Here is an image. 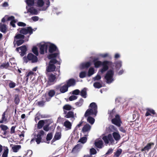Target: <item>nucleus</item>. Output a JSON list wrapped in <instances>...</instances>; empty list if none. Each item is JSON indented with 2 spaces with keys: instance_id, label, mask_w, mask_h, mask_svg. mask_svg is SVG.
I'll return each instance as SVG.
<instances>
[{
  "instance_id": "f257e3e1",
  "label": "nucleus",
  "mask_w": 157,
  "mask_h": 157,
  "mask_svg": "<svg viewBox=\"0 0 157 157\" xmlns=\"http://www.w3.org/2000/svg\"><path fill=\"white\" fill-rule=\"evenodd\" d=\"M98 60V58H96L93 59V62L96 68H98L101 66H102V68L99 71L101 74L107 71L109 69V66H111L113 64L112 62L110 61L105 60L102 62Z\"/></svg>"
},
{
  "instance_id": "f03ea898",
  "label": "nucleus",
  "mask_w": 157,
  "mask_h": 157,
  "mask_svg": "<svg viewBox=\"0 0 157 157\" xmlns=\"http://www.w3.org/2000/svg\"><path fill=\"white\" fill-rule=\"evenodd\" d=\"M48 45L49 52L51 53L48 55V58L49 59L55 58L59 56L60 52L57 46L54 44L49 42H48Z\"/></svg>"
},
{
  "instance_id": "7ed1b4c3",
  "label": "nucleus",
  "mask_w": 157,
  "mask_h": 157,
  "mask_svg": "<svg viewBox=\"0 0 157 157\" xmlns=\"http://www.w3.org/2000/svg\"><path fill=\"white\" fill-rule=\"evenodd\" d=\"M89 107L90 109H88L86 110L84 114L85 117H86L90 115L96 116L98 112V106L96 103L92 102L90 104Z\"/></svg>"
},
{
  "instance_id": "20e7f679",
  "label": "nucleus",
  "mask_w": 157,
  "mask_h": 157,
  "mask_svg": "<svg viewBox=\"0 0 157 157\" xmlns=\"http://www.w3.org/2000/svg\"><path fill=\"white\" fill-rule=\"evenodd\" d=\"M37 56L33 55L32 53H29L28 54L27 56H25L23 57V59L26 63H28L29 61H30L32 63H36L38 61Z\"/></svg>"
},
{
  "instance_id": "39448f33",
  "label": "nucleus",
  "mask_w": 157,
  "mask_h": 157,
  "mask_svg": "<svg viewBox=\"0 0 157 157\" xmlns=\"http://www.w3.org/2000/svg\"><path fill=\"white\" fill-rule=\"evenodd\" d=\"M50 59L48 65L46 67V71L48 72H53L55 71L56 66L55 64L58 62L55 58H52Z\"/></svg>"
},
{
  "instance_id": "423d86ee",
  "label": "nucleus",
  "mask_w": 157,
  "mask_h": 157,
  "mask_svg": "<svg viewBox=\"0 0 157 157\" xmlns=\"http://www.w3.org/2000/svg\"><path fill=\"white\" fill-rule=\"evenodd\" d=\"M33 31L34 30L31 27L29 26L25 28H21L19 31V33L21 34H23L24 35H26L27 34H29V35L27 36V39L25 40L26 41H27L29 40V38L30 36L33 34Z\"/></svg>"
},
{
  "instance_id": "0eeeda50",
  "label": "nucleus",
  "mask_w": 157,
  "mask_h": 157,
  "mask_svg": "<svg viewBox=\"0 0 157 157\" xmlns=\"http://www.w3.org/2000/svg\"><path fill=\"white\" fill-rule=\"evenodd\" d=\"M114 75V71L113 70H108L105 76V78L106 80V82L110 83L113 80V76Z\"/></svg>"
},
{
  "instance_id": "6e6552de",
  "label": "nucleus",
  "mask_w": 157,
  "mask_h": 157,
  "mask_svg": "<svg viewBox=\"0 0 157 157\" xmlns=\"http://www.w3.org/2000/svg\"><path fill=\"white\" fill-rule=\"evenodd\" d=\"M45 134L43 130H41L37 135L36 138L33 139L31 141V142L35 140L37 144H39L40 142H43L42 141V136H43Z\"/></svg>"
},
{
  "instance_id": "1a4fd4ad",
  "label": "nucleus",
  "mask_w": 157,
  "mask_h": 157,
  "mask_svg": "<svg viewBox=\"0 0 157 157\" xmlns=\"http://www.w3.org/2000/svg\"><path fill=\"white\" fill-rule=\"evenodd\" d=\"M56 92L54 90H49L48 92V95L49 97L47 96L46 94L43 95L42 96V99H45L47 101H50L51 98L53 97L55 94Z\"/></svg>"
},
{
  "instance_id": "9d476101",
  "label": "nucleus",
  "mask_w": 157,
  "mask_h": 157,
  "mask_svg": "<svg viewBox=\"0 0 157 157\" xmlns=\"http://www.w3.org/2000/svg\"><path fill=\"white\" fill-rule=\"evenodd\" d=\"M102 139L105 144H108L109 142H110L111 144H113L114 142L112 135L110 134H109L107 136H103L102 138Z\"/></svg>"
},
{
  "instance_id": "9b49d317",
  "label": "nucleus",
  "mask_w": 157,
  "mask_h": 157,
  "mask_svg": "<svg viewBox=\"0 0 157 157\" xmlns=\"http://www.w3.org/2000/svg\"><path fill=\"white\" fill-rule=\"evenodd\" d=\"M111 122L113 124L119 127L121 126V124L122 123L120 116L118 114L116 115L115 118L112 119Z\"/></svg>"
},
{
  "instance_id": "f8f14e48",
  "label": "nucleus",
  "mask_w": 157,
  "mask_h": 157,
  "mask_svg": "<svg viewBox=\"0 0 157 157\" xmlns=\"http://www.w3.org/2000/svg\"><path fill=\"white\" fill-rule=\"evenodd\" d=\"M20 50L21 52L19 53H20V55L21 56H24L26 53V52L27 51V48L25 45H23L20 47L17 48L16 50L17 52H19V50Z\"/></svg>"
},
{
  "instance_id": "ddd939ff",
  "label": "nucleus",
  "mask_w": 157,
  "mask_h": 157,
  "mask_svg": "<svg viewBox=\"0 0 157 157\" xmlns=\"http://www.w3.org/2000/svg\"><path fill=\"white\" fill-rule=\"evenodd\" d=\"M56 90L59 89L61 93H64L67 91L68 88L65 84L63 86H61L60 85L57 86L56 87Z\"/></svg>"
},
{
  "instance_id": "4468645a",
  "label": "nucleus",
  "mask_w": 157,
  "mask_h": 157,
  "mask_svg": "<svg viewBox=\"0 0 157 157\" xmlns=\"http://www.w3.org/2000/svg\"><path fill=\"white\" fill-rule=\"evenodd\" d=\"M48 42L44 43L40 45V52L41 54H44V52H46L48 48Z\"/></svg>"
},
{
  "instance_id": "2eb2a0df",
  "label": "nucleus",
  "mask_w": 157,
  "mask_h": 157,
  "mask_svg": "<svg viewBox=\"0 0 157 157\" xmlns=\"http://www.w3.org/2000/svg\"><path fill=\"white\" fill-rule=\"evenodd\" d=\"M56 79V77L55 75L53 74H50L48 76V83L49 85H52L54 83V82Z\"/></svg>"
},
{
  "instance_id": "dca6fc26",
  "label": "nucleus",
  "mask_w": 157,
  "mask_h": 157,
  "mask_svg": "<svg viewBox=\"0 0 157 157\" xmlns=\"http://www.w3.org/2000/svg\"><path fill=\"white\" fill-rule=\"evenodd\" d=\"M154 143L152 142L147 143L145 146L141 149V151L147 152L151 148V147L154 146Z\"/></svg>"
},
{
  "instance_id": "f3484780",
  "label": "nucleus",
  "mask_w": 157,
  "mask_h": 157,
  "mask_svg": "<svg viewBox=\"0 0 157 157\" xmlns=\"http://www.w3.org/2000/svg\"><path fill=\"white\" fill-rule=\"evenodd\" d=\"M94 144L96 147L99 149L102 148L104 146L103 141L99 139L96 140Z\"/></svg>"
},
{
  "instance_id": "a211bd4d",
  "label": "nucleus",
  "mask_w": 157,
  "mask_h": 157,
  "mask_svg": "<svg viewBox=\"0 0 157 157\" xmlns=\"http://www.w3.org/2000/svg\"><path fill=\"white\" fill-rule=\"evenodd\" d=\"M147 111L145 113L146 116H153V115L156 114L155 110L151 109L149 108H147L146 109Z\"/></svg>"
},
{
  "instance_id": "6ab92c4d",
  "label": "nucleus",
  "mask_w": 157,
  "mask_h": 157,
  "mask_svg": "<svg viewBox=\"0 0 157 157\" xmlns=\"http://www.w3.org/2000/svg\"><path fill=\"white\" fill-rule=\"evenodd\" d=\"M63 114H65L64 117L67 118H71L74 119L75 117L74 112L72 111H69L68 112L67 111H64Z\"/></svg>"
},
{
  "instance_id": "aec40b11",
  "label": "nucleus",
  "mask_w": 157,
  "mask_h": 157,
  "mask_svg": "<svg viewBox=\"0 0 157 157\" xmlns=\"http://www.w3.org/2000/svg\"><path fill=\"white\" fill-rule=\"evenodd\" d=\"M67 84L66 85L69 87L74 86L76 84V82L75 79L73 78H70L66 81Z\"/></svg>"
},
{
  "instance_id": "412c9836",
  "label": "nucleus",
  "mask_w": 157,
  "mask_h": 157,
  "mask_svg": "<svg viewBox=\"0 0 157 157\" xmlns=\"http://www.w3.org/2000/svg\"><path fill=\"white\" fill-rule=\"evenodd\" d=\"M14 40L13 41V44H14V47H15L16 45L18 46L22 44L24 42L25 40L23 39H19V40Z\"/></svg>"
},
{
  "instance_id": "4be33fe9",
  "label": "nucleus",
  "mask_w": 157,
  "mask_h": 157,
  "mask_svg": "<svg viewBox=\"0 0 157 157\" xmlns=\"http://www.w3.org/2000/svg\"><path fill=\"white\" fill-rule=\"evenodd\" d=\"M7 28L6 25L0 23V31L1 32L4 33L7 32Z\"/></svg>"
},
{
  "instance_id": "5701e85b",
  "label": "nucleus",
  "mask_w": 157,
  "mask_h": 157,
  "mask_svg": "<svg viewBox=\"0 0 157 157\" xmlns=\"http://www.w3.org/2000/svg\"><path fill=\"white\" fill-rule=\"evenodd\" d=\"M63 125L65 127L67 130H70L71 128L72 124L69 121H65Z\"/></svg>"
},
{
  "instance_id": "b1692460",
  "label": "nucleus",
  "mask_w": 157,
  "mask_h": 157,
  "mask_svg": "<svg viewBox=\"0 0 157 157\" xmlns=\"http://www.w3.org/2000/svg\"><path fill=\"white\" fill-rule=\"evenodd\" d=\"M91 128V126L89 124H86L82 129V131L83 133L89 131Z\"/></svg>"
},
{
  "instance_id": "393cba45",
  "label": "nucleus",
  "mask_w": 157,
  "mask_h": 157,
  "mask_svg": "<svg viewBox=\"0 0 157 157\" xmlns=\"http://www.w3.org/2000/svg\"><path fill=\"white\" fill-rule=\"evenodd\" d=\"M46 120H41L39 121L37 124V128L38 129H41L44 125L45 121Z\"/></svg>"
},
{
  "instance_id": "a878e982",
  "label": "nucleus",
  "mask_w": 157,
  "mask_h": 157,
  "mask_svg": "<svg viewBox=\"0 0 157 157\" xmlns=\"http://www.w3.org/2000/svg\"><path fill=\"white\" fill-rule=\"evenodd\" d=\"M25 37V35L22 34H21V33L17 34L14 37V40L24 39Z\"/></svg>"
},
{
  "instance_id": "bb28decb",
  "label": "nucleus",
  "mask_w": 157,
  "mask_h": 157,
  "mask_svg": "<svg viewBox=\"0 0 157 157\" xmlns=\"http://www.w3.org/2000/svg\"><path fill=\"white\" fill-rule=\"evenodd\" d=\"M112 135L116 141L119 140L121 138V136L118 132H114L112 133Z\"/></svg>"
},
{
  "instance_id": "cd10ccee",
  "label": "nucleus",
  "mask_w": 157,
  "mask_h": 157,
  "mask_svg": "<svg viewBox=\"0 0 157 157\" xmlns=\"http://www.w3.org/2000/svg\"><path fill=\"white\" fill-rule=\"evenodd\" d=\"M20 96L18 94H15L14 96V101L15 104L18 105L20 101Z\"/></svg>"
},
{
  "instance_id": "c85d7f7f",
  "label": "nucleus",
  "mask_w": 157,
  "mask_h": 157,
  "mask_svg": "<svg viewBox=\"0 0 157 157\" xmlns=\"http://www.w3.org/2000/svg\"><path fill=\"white\" fill-rule=\"evenodd\" d=\"M81 96L84 98H86V88H84L81 90L80 92Z\"/></svg>"
},
{
  "instance_id": "c756f323",
  "label": "nucleus",
  "mask_w": 157,
  "mask_h": 157,
  "mask_svg": "<svg viewBox=\"0 0 157 157\" xmlns=\"http://www.w3.org/2000/svg\"><path fill=\"white\" fill-rule=\"evenodd\" d=\"M72 107L69 104L65 105L63 107V113L64 111H67L66 110L70 111L72 109Z\"/></svg>"
},
{
  "instance_id": "7c9ffc66",
  "label": "nucleus",
  "mask_w": 157,
  "mask_h": 157,
  "mask_svg": "<svg viewBox=\"0 0 157 157\" xmlns=\"http://www.w3.org/2000/svg\"><path fill=\"white\" fill-rule=\"evenodd\" d=\"M10 67V64L9 62L3 63L0 66L1 69H7Z\"/></svg>"
},
{
  "instance_id": "2f4dec72",
  "label": "nucleus",
  "mask_w": 157,
  "mask_h": 157,
  "mask_svg": "<svg viewBox=\"0 0 157 157\" xmlns=\"http://www.w3.org/2000/svg\"><path fill=\"white\" fill-rule=\"evenodd\" d=\"M5 115V112H4L2 115V118L0 121V123H6L7 119L6 118Z\"/></svg>"
},
{
  "instance_id": "473e14b6",
  "label": "nucleus",
  "mask_w": 157,
  "mask_h": 157,
  "mask_svg": "<svg viewBox=\"0 0 157 157\" xmlns=\"http://www.w3.org/2000/svg\"><path fill=\"white\" fill-rule=\"evenodd\" d=\"M90 66L91 63L89 62L83 63L81 65L82 67L83 68H87Z\"/></svg>"
},
{
  "instance_id": "72a5a7b5",
  "label": "nucleus",
  "mask_w": 157,
  "mask_h": 157,
  "mask_svg": "<svg viewBox=\"0 0 157 157\" xmlns=\"http://www.w3.org/2000/svg\"><path fill=\"white\" fill-rule=\"evenodd\" d=\"M36 3L38 7H42L44 4V2L43 0H37Z\"/></svg>"
},
{
  "instance_id": "f704fd0d",
  "label": "nucleus",
  "mask_w": 157,
  "mask_h": 157,
  "mask_svg": "<svg viewBox=\"0 0 157 157\" xmlns=\"http://www.w3.org/2000/svg\"><path fill=\"white\" fill-rule=\"evenodd\" d=\"M122 152V150L121 149H117L116 152L114 153L113 157H119L121 154Z\"/></svg>"
},
{
  "instance_id": "c9c22d12",
  "label": "nucleus",
  "mask_w": 157,
  "mask_h": 157,
  "mask_svg": "<svg viewBox=\"0 0 157 157\" xmlns=\"http://www.w3.org/2000/svg\"><path fill=\"white\" fill-rule=\"evenodd\" d=\"M34 73L32 71H30L28 72V73H26V81L27 82L28 80L29 77L30 78H31L32 75H33Z\"/></svg>"
},
{
  "instance_id": "e433bc0d",
  "label": "nucleus",
  "mask_w": 157,
  "mask_h": 157,
  "mask_svg": "<svg viewBox=\"0 0 157 157\" xmlns=\"http://www.w3.org/2000/svg\"><path fill=\"white\" fill-rule=\"evenodd\" d=\"M84 100L82 98H81L78 101L76 102L75 104L77 107H80L81 106L83 103Z\"/></svg>"
},
{
  "instance_id": "4c0bfd02",
  "label": "nucleus",
  "mask_w": 157,
  "mask_h": 157,
  "mask_svg": "<svg viewBox=\"0 0 157 157\" xmlns=\"http://www.w3.org/2000/svg\"><path fill=\"white\" fill-rule=\"evenodd\" d=\"M29 11L31 13H33L34 15H37L38 13V11L36 9L33 7L31 8L29 10Z\"/></svg>"
},
{
  "instance_id": "58836bf2",
  "label": "nucleus",
  "mask_w": 157,
  "mask_h": 157,
  "mask_svg": "<svg viewBox=\"0 0 157 157\" xmlns=\"http://www.w3.org/2000/svg\"><path fill=\"white\" fill-rule=\"evenodd\" d=\"M95 121L94 118L90 116H88L87 119V121L91 124H93Z\"/></svg>"
},
{
  "instance_id": "ea45409f",
  "label": "nucleus",
  "mask_w": 157,
  "mask_h": 157,
  "mask_svg": "<svg viewBox=\"0 0 157 157\" xmlns=\"http://www.w3.org/2000/svg\"><path fill=\"white\" fill-rule=\"evenodd\" d=\"M94 73V68L91 67L90 68L88 72V76L90 77Z\"/></svg>"
},
{
  "instance_id": "a19ab883",
  "label": "nucleus",
  "mask_w": 157,
  "mask_h": 157,
  "mask_svg": "<svg viewBox=\"0 0 157 157\" xmlns=\"http://www.w3.org/2000/svg\"><path fill=\"white\" fill-rule=\"evenodd\" d=\"M21 146L20 145H17L12 147L13 152H17L19 149L21 148Z\"/></svg>"
},
{
  "instance_id": "79ce46f5",
  "label": "nucleus",
  "mask_w": 157,
  "mask_h": 157,
  "mask_svg": "<svg viewBox=\"0 0 157 157\" xmlns=\"http://www.w3.org/2000/svg\"><path fill=\"white\" fill-rule=\"evenodd\" d=\"M94 87L96 88L99 89L102 87V85L99 82H96L94 83Z\"/></svg>"
},
{
  "instance_id": "37998d69",
  "label": "nucleus",
  "mask_w": 157,
  "mask_h": 157,
  "mask_svg": "<svg viewBox=\"0 0 157 157\" xmlns=\"http://www.w3.org/2000/svg\"><path fill=\"white\" fill-rule=\"evenodd\" d=\"M26 2L29 6H33L34 3V0H27Z\"/></svg>"
},
{
  "instance_id": "c03bdc74",
  "label": "nucleus",
  "mask_w": 157,
  "mask_h": 157,
  "mask_svg": "<svg viewBox=\"0 0 157 157\" xmlns=\"http://www.w3.org/2000/svg\"><path fill=\"white\" fill-rule=\"evenodd\" d=\"M79 146L80 145L79 144H78L76 145L72 149L71 152H75L78 151L79 150Z\"/></svg>"
},
{
  "instance_id": "a18cd8bd",
  "label": "nucleus",
  "mask_w": 157,
  "mask_h": 157,
  "mask_svg": "<svg viewBox=\"0 0 157 157\" xmlns=\"http://www.w3.org/2000/svg\"><path fill=\"white\" fill-rule=\"evenodd\" d=\"M32 52L36 55L38 56V49L36 46H33L32 49Z\"/></svg>"
},
{
  "instance_id": "49530a36",
  "label": "nucleus",
  "mask_w": 157,
  "mask_h": 157,
  "mask_svg": "<svg viewBox=\"0 0 157 157\" xmlns=\"http://www.w3.org/2000/svg\"><path fill=\"white\" fill-rule=\"evenodd\" d=\"M54 137L56 140H59L61 137V133L59 132H56L55 134Z\"/></svg>"
},
{
  "instance_id": "de8ad7c7",
  "label": "nucleus",
  "mask_w": 157,
  "mask_h": 157,
  "mask_svg": "<svg viewBox=\"0 0 157 157\" xmlns=\"http://www.w3.org/2000/svg\"><path fill=\"white\" fill-rule=\"evenodd\" d=\"M9 152V149L7 147H6L2 155V157H7Z\"/></svg>"
},
{
  "instance_id": "09e8293b",
  "label": "nucleus",
  "mask_w": 157,
  "mask_h": 157,
  "mask_svg": "<svg viewBox=\"0 0 157 157\" xmlns=\"http://www.w3.org/2000/svg\"><path fill=\"white\" fill-rule=\"evenodd\" d=\"M0 128L3 131H6L8 129V128L6 125L3 124H2L0 125Z\"/></svg>"
},
{
  "instance_id": "8fccbe9b",
  "label": "nucleus",
  "mask_w": 157,
  "mask_h": 157,
  "mask_svg": "<svg viewBox=\"0 0 157 157\" xmlns=\"http://www.w3.org/2000/svg\"><path fill=\"white\" fill-rule=\"evenodd\" d=\"M97 152L96 150L94 148H92L90 149V154L91 155L96 154Z\"/></svg>"
},
{
  "instance_id": "3c124183",
  "label": "nucleus",
  "mask_w": 157,
  "mask_h": 157,
  "mask_svg": "<svg viewBox=\"0 0 157 157\" xmlns=\"http://www.w3.org/2000/svg\"><path fill=\"white\" fill-rule=\"evenodd\" d=\"M86 72L85 71H82L79 74V77L80 78H83L86 76Z\"/></svg>"
},
{
  "instance_id": "603ef678",
  "label": "nucleus",
  "mask_w": 157,
  "mask_h": 157,
  "mask_svg": "<svg viewBox=\"0 0 157 157\" xmlns=\"http://www.w3.org/2000/svg\"><path fill=\"white\" fill-rule=\"evenodd\" d=\"M87 140V138L85 136H84L80 138L79 140V142L82 144H84L86 142Z\"/></svg>"
},
{
  "instance_id": "864d4df0",
  "label": "nucleus",
  "mask_w": 157,
  "mask_h": 157,
  "mask_svg": "<svg viewBox=\"0 0 157 157\" xmlns=\"http://www.w3.org/2000/svg\"><path fill=\"white\" fill-rule=\"evenodd\" d=\"M52 137V133H48L46 136V140L47 141H50L51 140Z\"/></svg>"
},
{
  "instance_id": "5fc2aeb1",
  "label": "nucleus",
  "mask_w": 157,
  "mask_h": 157,
  "mask_svg": "<svg viewBox=\"0 0 157 157\" xmlns=\"http://www.w3.org/2000/svg\"><path fill=\"white\" fill-rule=\"evenodd\" d=\"M46 101H45L44 100L39 101L37 102V104L39 106L42 107L44 105Z\"/></svg>"
},
{
  "instance_id": "6e6d98bb",
  "label": "nucleus",
  "mask_w": 157,
  "mask_h": 157,
  "mask_svg": "<svg viewBox=\"0 0 157 157\" xmlns=\"http://www.w3.org/2000/svg\"><path fill=\"white\" fill-rule=\"evenodd\" d=\"M49 126V124H46L43 127V130L46 132L48 131L50 129Z\"/></svg>"
},
{
  "instance_id": "4d7b16f0",
  "label": "nucleus",
  "mask_w": 157,
  "mask_h": 157,
  "mask_svg": "<svg viewBox=\"0 0 157 157\" xmlns=\"http://www.w3.org/2000/svg\"><path fill=\"white\" fill-rule=\"evenodd\" d=\"M9 86L10 88H13L16 86V83L12 81L9 84Z\"/></svg>"
},
{
  "instance_id": "13d9d810",
  "label": "nucleus",
  "mask_w": 157,
  "mask_h": 157,
  "mask_svg": "<svg viewBox=\"0 0 157 157\" xmlns=\"http://www.w3.org/2000/svg\"><path fill=\"white\" fill-rule=\"evenodd\" d=\"M116 67L117 68L120 69L122 66V62L121 61H119L117 62L116 63Z\"/></svg>"
},
{
  "instance_id": "bf43d9fd",
  "label": "nucleus",
  "mask_w": 157,
  "mask_h": 157,
  "mask_svg": "<svg viewBox=\"0 0 157 157\" xmlns=\"http://www.w3.org/2000/svg\"><path fill=\"white\" fill-rule=\"evenodd\" d=\"M9 62L13 66H15L16 63L15 62L14 58H10L9 59Z\"/></svg>"
},
{
  "instance_id": "052dcab7",
  "label": "nucleus",
  "mask_w": 157,
  "mask_h": 157,
  "mask_svg": "<svg viewBox=\"0 0 157 157\" xmlns=\"http://www.w3.org/2000/svg\"><path fill=\"white\" fill-rule=\"evenodd\" d=\"M77 98V97L75 95H71L70 96L69 98L70 101H72L76 99Z\"/></svg>"
},
{
  "instance_id": "680f3d73",
  "label": "nucleus",
  "mask_w": 157,
  "mask_h": 157,
  "mask_svg": "<svg viewBox=\"0 0 157 157\" xmlns=\"http://www.w3.org/2000/svg\"><path fill=\"white\" fill-rule=\"evenodd\" d=\"M17 25L19 26L25 27L26 26V24L25 23L22 22H19L17 23Z\"/></svg>"
},
{
  "instance_id": "e2e57ef3",
  "label": "nucleus",
  "mask_w": 157,
  "mask_h": 157,
  "mask_svg": "<svg viewBox=\"0 0 157 157\" xmlns=\"http://www.w3.org/2000/svg\"><path fill=\"white\" fill-rule=\"evenodd\" d=\"M101 78V77L99 75H97L95 77L93 78V79L94 81L99 80Z\"/></svg>"
},
{
  "instance_id": "0e129e2a",
  "label": "nucleus",
  "mask_w": 157,
  "mask_h": 157,
  "mask_svg": "<svg viewBox=\"0 0 157 157\" xmlns=\"http://www.w3.org/2000/svg\"><path fill=\"white\" fill-rule=\"evenodd\" d=\"M80 93V91L78 89H76L72 91V94L74 95H78Z\"/></svg>"
},
{
  "instance_id": "69168bd1",
  "label": "nucleus",
  "mask_w": 157,
  "mask_h": 157,
  "mask_svg": "<svg viewBox=\"0 0 157 157\" xmlns=\"http://www.w3.org/2000/svg\"><path fill=\"white\" fill-rule=\"evenodd\" d=\"M16 22L15 20H12L10 22V25L13 27L15 28L16 27L15 23H16Z\"/></svg>"
},
{
  "instance_id": "338daca9",
  "label": "nucleus",
  "mask_w": 157,
  "mask_h": 157,
  "mask_svg": "<svg viewBox=\"0 0 157 157\" xmlns=\"http://www.w3.org/2000/svg\"><path fill=\"white\" fill-rule=\"evenodd\" d=\"M115 111L114 110V109H113L110 113V116L111 117H113L115 115Z\"/></svg>"
},
{
  "instance_id": "774afa93",
  "label": "nucleus",
  "mask_w": 157,
  "mask_h": 157,
  "mask_svg": "<svg viewBox=\"0 0 157 157\" xmlns=\"http://www.w3.org/2000/svg\"><path fill=\"white\" fill-rule=\"evenodd\" d=\"M113 151V149L112 148H110L109 149L107 152L106 153L105 155H108L111 154Z\"/></svg>"
}]
</instances>
